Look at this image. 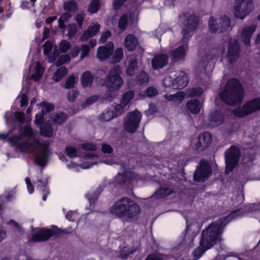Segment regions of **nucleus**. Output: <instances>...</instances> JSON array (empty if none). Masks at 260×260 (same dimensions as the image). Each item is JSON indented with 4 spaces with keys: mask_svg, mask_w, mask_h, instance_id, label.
I'll return each mask as SVG.
<instances>
[{
    "mask_svg": "<svg viewBox=\"0 0 260 260\" xmlns=\"http://www.w3.org/2000/svg\"><path fill=\"white\" fill-rule=\"evenodd\" d=\"M138 68V61L136 59L132 60L126 70V74L129 76H133L135 74V71Z\"/></svg>",
    "mask_w": 260,
    "mask_h": 260,
    "instance_id": "40",
    "label": "nucleus"
},
{
    "mask_svg": "<svg viewBox=\"0 0 260 260\" xmlns=\"http://www.w3.org/2000/svg\"><path fill=\"white\" fill-rule=\"evenodd\" d=\"M186 106L191 113L196 115L200 113L202 103L196 99H191L186 103Z\"/></svg>",
    "mask_w": 260,
    "mask_h": 260,
    "instance_id": "25",
    "label": "nucleus"
},
{
    "mask_svg": "<svg viewBox=\"0 0 260 260\" xmlns=\"http://www.w3.org/2000/svg\"><path fill=\"white\" fill-rule=\"evenodd\" d=\"M45 115L44 109H42L40 112L36 114L34 122L37 125H42L44 123Z\"/></svg>",
    "mask_w": 260,
    "mask_h": 260,
    "instance_id": "44",
    "label": "nucleus"
},
{
    "mask_svg": "<svg viewBox=\"0 0 260 260\" xmlns=\"http://www.w3.org/2000/svg\"><path fill=\"white\" fill-rule=\"evenodd\" d=\"M127 0H113V9L114 10L120 9Z\"/></svg>",
    "mask_w": 260,
    "mask_h": 260,
    "instance_id": "59",
    "label": "nucleus"
},
{
    "mask_svg": "<svg viewBox=\"0 0 260 260\" xmlns=\"http://www.w3.org/2000/svg\"><path fill=\"white\" fill-rule=\"evenodd\" d=\"M212 140V137L210 132H203L199 135L193 147L196 150L203 151L210 146Z\"/></svg>",
    "mask_w": 260,
    "mask_h": 260,
    "instance_id": "16",
    "label": "nucleus"
},
{
    "mask_svg": "<svg viewBox=\"0 0 260 260\" xmlns=\"http://www.w3.org/2000/svg\"><path fill=\"white\" fill-rule=\"evenodd\" d=\"M40 106L45 109V114L49 113L54 109V106L52 104L47 103L46 102H42L40 104Z\"/></svg>",
    "mask_w": 260,
    "mask_h": 260,
    "instance_id": "52",
    "label": "nucleus"
},
{
    "mask_svg": "<svg viewBox=\"0 0 260 260\" xmlns=\"http://www.w3.org/2000/svg\"><path fill=\"white\" fill-rule=\"evenodd\" d=\"M76 82V79L74 75L70 76L64 83L66 89L72 88Z\"/></svg>",
    "mask_w": 260,
    "mask_h": 260,
    "instance_id": "48",
    "label": "nucleus"
},
{
    "mask_svg": "<svg viewBox=\"0 0 260 260\" xmlns=\"http://www.w3.org/2000/svg\"><path fill=\"white\" fill-rule=\"evenodd\" d=\"M53 229L46 228H38V231L31 237L30 241L33 242H45L54 236Z\"/></svg>",
    "mask_w": 260,
    "mask_h": 260,
    "instance_id": "18",
    "label": "nucleus"
},
{
    "mask_svg": "<svg viewBox=\"0 0 260 260\" xmlns=\"http://www.w3.org/2000/svg\"><path fill=\"white\" fill-rule=\"evenodd\" d=\"M100 25L98 23H95L93 25H90L87 28V29L89 30V31L91 32L92 35L94 37L100 31Z\"/></svg>",
    "mask_w": 260,
    "mask_h": 260,
    "instance_id": "55",
    "label": "nucleus"
},
{
    "mask_svg": "<svg viewBox=\"0 0 260 260\" xmlns=\"http://www.w3.org/2000/svg\"><path fill=\"white\" fill-rule=\"evenodd\" d=\"M240 46L239 41L236 39L231 38L228 43L226 58L230 64H233L240 57Z\"/></svg>",
    "mask_w": 260,
    "mask_h": 260,
    "instance_id": "12",
    "label": "nucleus"
},
{
    "mask_svg": "<svg viewBox=\"0 0 260 260\" xmlns=\"http://www.w3.org/2000/svg\"><path fill=\"white\" fill-rule=\"evenodd\" d=\"M68 70L65 67L59 68L53 74V79L56 82H59L67 74Z\"/></svg>",
    "mask_w": 260,
    "mask_h": 260,
    "instance_id": "33",
    "label": "nucleus"
},
{
    "mask_svg": "<svg viewBox=\"0 0 260 260\" xmlns=\"http://www.w3.org/2000/svg\"><path fill=\"white\" fill-rule=\"evenodd\" d=\"M185 98V94L183 92H179L176 94L171 95V100L174 101L181 102Z\"/></svg>",
    "mask_w": 260,
    "mask_h": 260,
    "instance_id": "60",
    "label": "nucleus"
},
{
    "mask_svg": "<svg viewBox=\"0 0 260 260\" xmlns=\"http://www.w3.org/2000/svg\"><path fill=\"white\" fill-rule=\"evenodd\" d=\"M78 216V213L75 211H69L66 215V218L70 221H75Z\"/></svg>",
    "mask_w": 260,
    "mask_h": 260,
    "instance_id": "57",
    "label": "nucleus"
},
{
    "mask_svg": "<svg viewBox=\"0 0 260 260\" xmlns=\"http://www.w3.org/2000/svg\"><path fill=\"white\" fill-rule=\"evenodd\" d=\"M71 60V58L69 55L64 54L61 55L57 58L55 64L57 67H60L66 63L69 62Z\"/></svg>",
    "mask_w": 260,
    "mask_h": 260,
    "instance_id": "45",
    "label": "nucleus"
},
{
    "mask_svg": "<svg viewBox=\"0 0 260 260\" xmlns=\"http://www.w3.org/2000/svg\"><path fill=\"white\" fill-rule=\"evenodd\" d=\"M128 24V15L127 14L125 13L121 15L120 17L119 21H118V27L119 29L124 31Z\"/></svg>",
    "mask_w": 260,
    "mask_h": 260,
    "instance_id": "42",
    "label": "nucleus"
},
{
    "mask_svg": "<svg viewBox=\"0 0 260 260\" xmlns=\"http://www.w3.org/2000/svg\"><path fill=\"white\" fill-rule=\"evenodd\" d=\"M189 78L186 73L183 71H177L173 76H167L164 80L165 86L173 89H182L188 83Z\"/></svg>",
    "mask_w": 260,
    "mask_h": 260,
    "instance_id": "6",
    "label": "nucleus"
},
{
    "mask_svg": "<svg viewBox=\"0 0 260 260\" xmlns=\"http://www.w3.org/2000/svg\"><path fill=\"white\" fill-rule=\"evenodd\" d=\"M53 229L54 236H58L61 234H70L73 232V229L71 226H69L64 229H60L56 225H52Z\"/></svg>",
    "mask_w": 260,
    "mask_h": 260,
    "instance_id": "36",
    "label": "nucleus"
},
{
    "mask_svg": "<svg viewBox=\"0 0 260 260\" xmlns=\"http://www.w3.org/2000/svg\"><path fill=\"white\" fill-rule=\"evenodd\" d=\"M224 120V115L221 111L214 110L211 112L209 114V121L210 125L212 127H216L222 124Z\"/></svg>",
    "mask_w": 260,
    "mask_h": 260,
    "instance_id": "23",
    "label": "nucleus"
},
{
    "mask_svg": "<svg viewBox=\"0 0 260 260\" xmlns=\"http://www.w3.org/2000/svg\"><path fill=\"white\" fill-rule=\"evenodd\" d=\"M243 209V206L240 205V207L232 211L229 215L210 223L203 230L200 241L210 247V248L215 245L220 244L222 240L221 236L224 228L232 219L242 215L244 213V211H242Z\"/></svg>",
    "mask_w": 260,
    "mask_h": 260,
    "instance_id": "1",
    "label": "nucleus"
},
{
    "mask_svg": "<svg viewBox=\"0 0 260 260\" xmlns=\"http://www.w3.org/2000/svg\"><path fill=\"white\" fill-rule=\"evenodd\" d=\"M65 152L70 158H74L77 156V149L74 147L67 146L65 149Z\"/></svg>",
    "mask_w": 260,
    "mask_h": 260,
    "instance_id": "49",
    "label": "nucleus"
},
{
    "mask_svg": "<svg viewBox=\"0 0 260 260\" xmlns=\"http://www.w3.org/2000/svg\"><path fill=\"white\" fill-rule=\"evenodd\" d=\"M68 117L67 114L63 112H60L55 113L52 118V121L58 125L62 124Z\"/></svg>",
    "mask_w": 260,
    "mask_h": 260,
    "instance_id": "30",
    "label": "nucleus"
},
{
    "mask_svg": "<svg viewBox=\"0 0 260 260\" xmlns=\"http://www.w3.org/2000/svg\"><path fill=\"white\" fill-rule=\"evenodd\" d=\"M256 26L251 25L245 27L242 30L241 39L246 46H250L251 37L256 30Z\"/></svg>",
    "mask_w": 260,
    "mask_h": 260,
    "instance_id": "22",
    "label": "nucleus"
},
{
    "mask_svg": "<svg viewBox=\"0 0 260 260\" xmlns=\"http://www.w3.org/2000/svg\"><path fill=\"white\" fill-rule=\"evenodd\" d=\"M141 118L142 114L138 111L129 112L123 122L124 130L129 134L135 133L139 128Z\"/></svg>",
    "mask_w": 260,
    "mask_h": 260,
    "instance_id": "10",
    "label": "nucleus"
},
{
    "mask_svg": "<svg viewBox=\"0 0 260 260\" xmlns=\"http://www.w3.org/2000/svg\"><path fill=\"white\" fill-rule=\"evenodd\" d=\"M117 117V114L113 110H108L105 113H102L99 116V119L103 121H109L114 118Z\"/></svg>",
    "mask_w": 260,
    "mask_h": 260,
    "instance_id": "34",
    "label": "nucleus"
},
{
    "mask_svg": "<svg viewBox=\"0 0 260 260\" xmlns=\"http://www.w3.org/2000/svg\"><path fill=\"white\" fill-rule=\"evenodd\" d=\"M37 189L39 190L40 191H43L49 189L47 187V182H44L41 179H37Z\"/></svg>",
    "mask_w": 260,
    "mask_h": 260,
    "instance_id": "54",
    "label": "nucleus"
},
{
    "mask_svg": "<svg viewBox=\"0 0 260 260\" xmlns=\"http://www.w3.org/2000/svg\"><path fill=\"white\" fill-rule=\"evenodd\" d=\"M179 18L183 26L182 41L188 42L191 37L190 34L197 29L199 26L200 17L194 14L185 12L179 16Z\"/></svg>",
    "mask_w": 260,
    "mask_h": 260,
    "instance_id": "4",
    "label": "nucleus"
},
{
    "mask_svg": "<svg viewBox=\"0 0 260 260\" xmlns=\"http://www.w3.org/2000/svg\"><path fill=\"white\" fill-rule=\"evenodd\" d=\"M100 8V0H92L88 6V11L91 14L95 13Z\"/></svg>",
    "mask_w": 260,
    "mask_h": 260,
    "instance_id": "38",
    "label": "nucleus"
},
{
    "mask_svg": "<svg viewBox=\"0 0 260 260\" xmlns=\"http://www.w3.org/2000/svg\"><path fill=\"white\" fill-rule=\"evenodd\" d=\"M103 189V186L100 185L93 191L89 192L85 194V197L88 200L90 206L95 205Z\"/></svg>",
    "mask_w": 260,
    "mask_h": 260,
    "instance_id": "26",
    "label": "nucleus"
},
{
    "mask_svg": "<svg viewBox=\"0 0 260 260\" xmlns=\"http://www.w3.org/2000/svg\"><path fill=\"white\" fill-rule=\"evenodd\" d=\"M81 148L86 151H95L97 150L96 145L90 143H85L82 144L81 145Z\"/></svg>",
    "mask_w": 260,
    "mask_h": 260,
    "instance_id": "51",
    "label": "nucleus"
},
{
    "mask_svg": "<svg viewBox=\"0 0 260 260\" xmlns=\"http://www.w3.org/2000/svg\"><path fill=\"white\" fill-rule=\"evenodd\" d=\"M34 137L33 129L28 125H25L23 127V132L19 135H15L13 137H9L8 139V142L11 147H15L17 151V146L20 144V141L25 138L30 139Z\"/></svg>",
    "mask_w": 260,
    "mask_h": 260,
    "instance_id": "13",
    "label": "nucleus"
},
{
    "mask_svg": "<svg viewBox=\"0 0 260 260\" xmlns=\"http://www.w3.org/2000/svg\"><path fill=\"white\" fill-rule=\"evenodd\" d=\"M168 62L169 57L166 54H157L151 60V67L154 70H159L166 66Z\"/></svg>",
    "mask_w": 260,
    "mask_h": 260,
    "instance_id": "20",
    "label": "nucleus"
},
{
    "mask_svg": "<svg viewBox=\"0 0 260 260\" xmlns=\"http://www.w3.org/2000/svg\"><path fill=\"white\" fill-rule=\"evenodd\" d=\"M135 95L134 91L133 90H128L125 92L121 99V103L125 105H127L133 99Z\"/></svg>",
    "mask_w": 260,
    "mask_h": 260,
    "instance_id": "43",
    "label": "nucleus"
},
{
    "mask_svg": "<svg viewBox=\"0 0 260 260\" xmlns=\"http://www.w3.org/2000/svg\"><path fill=\"white\" fill-rule=\"evenodd\" d=\"M241 156V152L240 148L235 145H232L226 150L224 154L226 174L232 172L237 166Z\"/></svg>",
    "mask_w": 260,
    "mask_h": 260,
    "instance_id": "7",
    "label": "nucleus"
},
{
    "mask_svg": "<svg viewBox=\"0 0 260 260\" xmlns=\"http://www.w3.org/2000/svg\"><path fill=\"white\" fill-rule=\"evenodd\" d=\"M110 211L119 217L134 218L140 213V208L134 201L124 197L115 202L111 207Z\"/></svg>",
    "mask_w": 260,
    "mask_h": 260,
    "instance_id": "3",
    "label": "nucleus"
},
{
    "mask_svg": "<svg viewBox=\"0 0 260 260\" xmlns=\"http://www.w3.org/2000/svg\"><path fill=\"white\" fill-rule=\"evenodd\" d=\"M211 175V167L208 162L202 159L200 166L198 167L193 174L194 181L203 182Z\"/></svg>",
    "mask_w": 260,
    "mask_h": 260,
    "instance_id": "11",
    "label": "nucleus"
},
{
    "mask_svg": "<svg viewBox=\"0 0 260 260\" xmlns=\"http://www.w3.org/2000/svg\"><path fill=\"white\" fill-rule=\"evenodd\" d=\"M210 249V247H208L203 244L201 241L200 242V245L192 252V255L193 258L192 260H198L201 258L203 254L208 249Z\"/></svg>",
    "mask_w": 260,
    "mask_h": 260,
    "instance_id": "29",
    "label": "nucleus"
},
{
    "mask_svg": "<svg viewBox=\"0 0 260 260\" xmlns=\"http://www.w3.org/2000/svg\"><path fill=\"white\" fill-rule=\"evenodd\" d=\"M236 6L235 8L234 15L236 18L244 19L251 11L252 3L250 0H235Z\"/></svg>",
    "mask_w": 260,
    "mask_h": 260,
    "instance_id": "14",
    "label": "nucleus"
},
{
    "mask_svg": "<svg viewBox=\"0 0 260 260\" xmlns=\"http://www.w3.org/2000/svg\"><path fill=\"white\" fill-rule=\"evenodd\" d=\"M102 151L106 154H110L113 152V149L111 145L107 144L102 145Z\"/></svg>",
    "mask_w": 260,
    "mask_h": 260,
    "instance_id": "64",
    "label": "nucleus"
},
{
    "mask_svg": "<svg viewBox=\"0 0 260 260\" xmlns=\"http://www.w3.org/2000/svg\"><path fill=\"white\" fill-rule=\"evenodd\" d=\"M71 47V44L66 40L62 41L59 45V48L62 53H66Z\"/></svg>",
    "mask_w": 260,
    "mask_h": 260,
    "instance_id": "56",
    "label": "nucleus"
},
{
    "mask_svg": "<svg viewBox=\"0 0 260 260\" xmlns=\"http://www.w3.org/2000/svg\"><path fill=\"white\" fill-rule=\"evenodd\" d=\"M111 32L110 30H107L103 32L101 35L100 42L101 43H104L107 41V39L111 37Z\"/></svg>",
    "mask_w": 260,
    "mask_h": 260,
    "instance_id": "63",
    "label": "nucleus"
},
{
    "mask_svg": "<svg viewBox=\"0 0 260 260\" xmlns=\"http://www.w3.org/2000/svg\"><path fill=\"white\" fill-rule=\"evenodd\" d=\"M112 61L113 63H117L120 62L123 57V51L121 48H118L113 51Z\"/></svg>",
    "mask_w": 260,
    "mask_h": 260,
    "instance_id": "37",
    "label": "nucleus"
},
{
    "mask_svg": "<svg viewBox=\"0 0 260 260\" xmlns=\"http://www.w3.org/2000/svg\"><path fill=\"white\" fill-rule=\"evenodd\" d=\"M209 26L212 33L221 34L228 31L231 26V20L226 15L221 16L218 19H214L211 16L209 20Z\"/></svg>",
    "mask_w": 260,
    "mask_h": 260,
    "instance_id": "9",
    "label": "nucleus"
},
{
    "mask_svg": "<svg viewBox=\"0 0 260 260\" xmlns=\"http://www.w3.org/2000/svg\"><path fill=\"white\" fill-rule=\"evenodd\" d=\"M149 81V76L144 71H141L136 77V82L137 85H142L147 84Z\"/></svg>",
    "mask_w": 260,
    "mask_h": 260,
    "instance_id": "32",
    "label": "nucleus"
},
{
    "mask_svg": "<svg viewBox=\"0 0 260 260\" xmlns=\"http://www.w3.org/2000/svg\"><path fill=\"white\" fill-rule=\"evenodd\" d=\"M260 110V97L247 101L241 107L233 110L235 116L243 118Z\"/></svg>",
    "mask_w": 260,
    "mask_h": 260,
    "instance_id": "8",
    "label": "nucleus"
},
{
    "mask_svg": "<svg viewBox=\"0 0 260 260\" xmlns=\"http://www.w3.org/2000/svg\"><path fill=\"white\" fill-rule=\"evenodd\" d=\"M244 96V89L236 78L229 79L223 90L219 93L221 100L226 105L232 106L241 105Z\"/></svg>",
    "mask_w": 260,
    "mask_h": 260,
    "instance_id": "2",
    "label": "nucleus"
},
{
    "mask_svg": "<svg viewBox=\"0 0 260 260\" xmlns=\"http://www.w3.org/2000/svg\"><path fill=\"white\" fill-rule=\"evenodd\" d=\"M174 192L173 188L171 186L169 182L164 184H160L159 189H157L154 194L157 199H164Z\"/></svg>",
    "mask_w": 260,
    "mask_h": 260,
    "instance_id": "21",
    "label": "nucleus"
},
{
    "mask_svg": "<svg viewBox=\"0 0 260 260\" xmlns=\"http://www.w3.org/2000/svg\"><path fill=\"white\" fill-rule=\"evenodd\" d=\"M63 9L67 12H74L78 9L77 3L74 1L66 2L63 4Z\"/></svg>",
    "mask_w": 260,
    "mask_h": 260,
    "instance_id": "39",
    "label": "nucleus"
},
{
    "mask_svg": "<svg viewBox=\"0 0 260 260\" xmlns=\"http://www.w3.org/2000/svg\"><path fill=\"white\" fill-rule=\"evenodd\" d=\"M78 91L77 90H73L69 91L68 93V99L69 101L71 102H74L75 101L78 95Z\"/></svg>",
    "mask_w": 260,
    "mask_h": 260,
    "instance_id": "61",
    "label": "nucleus"
},
{
    "mask_svg": "<svg viewBox=\"0 0 260 260\" xmlns=\"http://www.w3.org/2000/svg\"><path fill=\"white\" fill-rule=\"evenodd\" d=\"M114 43L109 42L104 46L99 47L97 49L96 57L100 61L108 59L113 53Z\"/></svg>",
    "mask_w": 260,
    "mask_h": 260,
    "instance_id": "17",
    "label": "nucleus"
},
{
    "mask_svg": "<svg viewBox=\"0 0 260 260\" xmlns=\"http://www.w3.org/2000/svg\"><path fill=\"white\" fill-rule=\"evenodd\" d=\"M43 48L44 54L45 55H48L52 49L53 44L51 41L48 40L43 45Z\"/></svg>",
    "mask_w": 260,
    "mask_h": 260,
    "instance_id": "50",
    "label": "nucleus"
},
{
    "mask_svg": "<svg viewBox=\"0 0 260 260\" xmlns=\"http://www.w3.org/2000/svg\"><path fill=\"white\" fill-rule=\"evenodd\" d=\"M35 140L33 142H30L28 140H24L20 143L18 146H17V151H23V150H27L29 148H35L38 146L35 143Z\"/></svg>",
    "mask_w": 260,
    "mask_h": 260,
    "instance_id": "35",
    "label": "nucleus"
},
{
    "mask_svg": "<svg viewBox=\"0 0 260 260\" xmlns=\"http://www.w3.org/2000/svg\"><path fill=\"white\" fill-rule=\"evenodd\" d=\"M124 43L128 51H133L135 50L138 44V41L135 35L129 34L125 37Z\"/></svg>",
    "mask_w": 260,
    "mask_h": 260,
    "instance_id": "24",
    "label": "nucleus"
},
{
    "mask_svg": "<svg viewBox=\"0 0 260 260\" xmlns=\"http://www.w3.org/2000/svg\"><path fill=\"white\" fill-rule=\"evenodd\" d=\"M145 93L147 96L152 97L158 94V91L154 87H148L146 89Z\"/></svg>",
    "mask_w": 260,
    "mask_h": 260,
    "instance_id": "62",
    "label": "nucleus"
},
{
    "mask_svg": "<svg viewBox=\"0 0 260 260\" xmlns=\"http://www.w3.org/2000/svg\"><path fill=\"white\" fill-rule=\"evenodd\" d=\"M115 180L117 184L123 185L126 183H131L132 181V173H118L115 177Z\"/></svg>",
    "mask_w": 260,
    "mask_h": 260,
    "instance_id": "27",
    "label": "nucleus"
},
{
    "mask_svg": "<svg viewBox=\"0 0 260 260\" xmlns=\"http://www.w3.org/2000/svg\"><path fill=\"white\" fill-rule=\"evenodd\" d=\"M68 36L69 38L73 37L77 33L78 28L75 23H70L68 26Z\"/></svg>",
    "mask_w": 260,
    "mask_h": 260,
    "instance_id": "47",
    "label": "nucleus"
},
{
    "mask_svg": "<svg viewBox=\"0 0 260 260\" xmlns=\"http://www.w3.org/2000/svg\"><path fill=\"white\" fill-rule=\"evenodd\" d=\"M204 92L203 88L201 87H193L189 91V95L191 97H201Z\"/></svg>",
    "mask_w": 260,
    "mask_h": 260,
    "instance_id": "46",
    "label": "nucleus"
},
{
    "mask_svg": "<svg viewBox=\"0 0 260 260\" xmlns=\"http://www.w3.org/2000/svg\"><path fill=\"white\" fill-rule=\"evenodd\" d=\"M93 81L94 76L90 71L84 72L81 77V84L84 87L91 86Z\"/></svg>",
    "mask_w": 260,
    "mask_h": 260,
    "instance_id": "28",
    "label": "nucleus"
},
{
    "mask_svg": "<svg viewBox=\"0 0 260 260\" xmlns=\"http://www.w3.org/2000/svg\"><path fill=\"white\" fill-rule=\"evenodd\" d=\"M187 46L181 45L175 49L169 52L170 57L173 62H177L180 60H184L187 51Z\"/></svg>",
    "mask_w": 260,
    "mask_h": 260,
    "instance_id": "19",
    "label": "nucleus"
},
{
    "mask_svg": "<svg viewBox=\"0 0 260 260\" xmlns=\"http://www.w3.org/2000/svg\"><path fill=\"white\" fill-rule=\"evenodd\" d=\"M121 67L120 65H115L108 73L104 79L100 81L103 86H105L109 90L115 91L118 90L122 86L123 81L121 77Z\"/></svg>",
    "mask_w": 260,
    "mask_h": 260,
    "instance_id": "5",
    "label": "nucleus"
},
{
    "mask_svg": "<svg viewBox=\"0 0 260 260\" xmlns=\"http://www.w3.org/2000/svg\"><path fill=\"white\" fill-rule=\"evenodd\" d=\"M90 48L87 45H82L81 46V51L80 54V58L83 59L84 57L87 56L89 52Z\"/></svg>",
    "mask_w": 260,
    "mask_h": 260,
    "instance_id": "58",
    "label": "nucleus"
},
{
    "mask_svg": "<svg viewBox=\"0 0 260 260\" xmlns=\"http://www.w3.org/2000/svg\"><path fill=\"white\" fill-rule=\"evenodd\" d=\"M15 119L20 124H23L25 120V115L24 112L15 111L14 113Z\"/></svg>",
    "mask_w": 260,
    "mask_h": 260,
    "instance_id": "53",
    "label": "nucleus"
},
{
    "mask_svg": "<svg viewBox=\"0 0 260 260\" xmlns=\"http://www.w3.org/2000/svg\"><path fill=\"white\" fill-rule=\"evenodd\" d=\"M40 135L45 137L50 138L53 134V128L52 126L48 123H45L44 125L40 128Z\"/></svg>",
    "mask_w": 260,
    "mask_h": 260,
    "instance_id": "31",
    "label": "nucleus"
},
{
    "mask_svg": "<svg viewBox=\"0 0 260 260\" xmlns=\"http://www.w3.org/2000/svg\"><path fill=\"white\" fill-rule=\"evenodd\" d=\"M44 72V69L39 63L36 66L35 73L31 75V78L35 81L40 79L43 76Z\"/></svg>",
    "mask_w": 260,
    "mask_h": 260,
    "instance_id": "41",
    "label": "nucleus"
},
{
    "mask_svg": "<svg viewBox=\"0 0 260 260\" xmlns=\"http://www.w3.org/2000/svg\"><path fill=\"white\" fill-rule=\"evenodd\" d=\"M35 143L42 148V151L35 157V162L40 167L45 166L49 158V144L47 142L41 143L39 140H35Z\"/></svg>",
    "mask_w": 260,
    "mask_h": 260,
    "instance_id": "15",
    "label": "nucleus"
}]
</instances>
